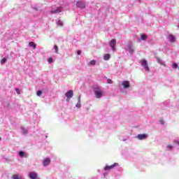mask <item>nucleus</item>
Returning a JSON list of instances; mask_svg holds the SVG:
<instances>
[{
	"instance_id": "obj_1",
	"label": "nucleus",
	"mask_w": 179,
	"mask_h": 179,
	"mask_svg": "<svg viewBox=\"0 0 179 179\" xmlns=\"http://www.w3.org/2000/svg\"><path fill=\"white\" fill-rule=\"evenodd\" d=\"M94 93L96 99H101V96H103V91H102L99 87L94 88Z\"/></svg>"
},
{
	"instance_id": "obj_2",
	"label": "nucleus",
	"mask_w": 179,
	"mask_h": 179,
	"mask_svg": "<svg viewBox=\"0 0 179 179\" xmlns=\"http://www.w3.org/2000/svg\"><path fill=\"white\" fill-rule=\"evenodd\" d=\"M140 63L141 64V66H143V68H144V70L145 71H150V68L148 67L146 59H143L141 62H140Z\"/></svg>"
},
{
	"instance_id": "obj_3",
	"label": "nucleus",
	"mask_w": 179,
	"mask_h": 179,
	"mask_svg": "<svg viewBox=\"0 0 179 179\" xmlns=\"http://www.w3.org/2000/svg\"><path fill=\"white\" fill-rule=\"evenodd\" d=\"M65 96L66 97V102L70 101L71 99L73 96V91L69 90L68 92H66Z\"/></svg>"
},
{
	"instance_id": "obj_4",
	"label": "nucleus",
	"mask_w": 179,
	"mask_h": 179,
	"mask_svg": "<svg viewBox=\"0 0 179 179\" xmlns=\"http://www.w3.org/2000/svg\"><path fill=\"white\" fill-rule=\"evenodd\" d=\"M76 6H77V7L78 8H80V9H85V2L84 1H78L77 3L76 4Z\"/></svg>"
},
{
	"instance_id": "obj_5",
	"label": "nucleus",
	"mask_w": 179,
	"mask_h": 179,
	"mask_svg": "<svg viewBox=\"0 0 179 179\" xmlns=\"http://www.w3.org/2000/svg\"><path fill=\"white\" fill-rule=\"evenodd\" d=\"M119 164L118 163H114V164L110 165V166H106V167L104 168L105 171H110L113 169L114 168H115L117 166H118Z\"/></svg>"
},
{
	"instance_id": "obj_6",
	"label": "nucleus",
	"mask_w": 179,
	"mask_h": 179,
	"mask_svg": "<svg viewBox=\"0 0 179 179\" xmlns=\"http://www.w3.org/2000/svg\"><path fill=\"white\" fill-rule=\"evenodd\" d=\"M109 45H110L112 50L115 51V47L116 46V40H110V42H109Z\"/></svg>"
},
{
	"instance_id": "obj_7",
	"label": "nucleus",
	"mask_w": 179,
	"mask_h": 179,
	"mask_svg": "<svg viewBox=\"0 0 179 179\" xmlns=\"http://www.w3.org/2000/svg\"><path fill=\"white\" fill-rule=\"evenodd\" d=\"M122 86H123L124 89H128L131 87V85H129V81L124 80L123 82H122Z\"/></svg>"
},
{
	"instance_id": "obj_8",
	"label": "nucleus",
	"mask_w": 179,
	"mask_h": 179,
	"mask_svg": "<svg viewBox=\"0 0 179 179\" xmlns=\"http://www.w3.org/2000/svg\"><path fill=\"white\" fill-rule=\"evenodd\" d=\"M38 175L35 172H29V179H37Z\"/></svg>"
},
{
	"instance_id": "obj_9",
	"label": "nucleus",
	"mask_w": 179,
	"mask_h": 179,
	"mask_svg": "<svg viewBox=\"0 0 179 179\" xmlns=\"http://www.w3.org/2000/svg\"><path fill=\"white\" fill-rule=\"evenodd\" d=\"M147 138H148V134H143L137 135V139L138 140H144V139H146Z\"/></svg>"
},
{
	"instance_id": "obj_10",
	"label": "nucleus",
	"mask_w": 179,
	"mask_h": 179,
	"mask_svg": "<svg viewBox=\"0 0 179 179\" xmlns=\"http://www.w3.org/2000/svg\"><path fill=\"white\" fill-rule=\"evenodd\" d=\"M62 7H59L55 10H51L50 13L51 14H57V13H62Z\"/></svg>"
},
{
	"instance_id": "obj_11",
	"label": "nucleus",
	"mask_w": 179,
	"mask_h": 179,
	"mask_svg": "<svg viewBox=\"0 0 179 179\" xmlns=\"http://www.w3.org/2000/svg\"><path fill=\"white\" fill-rule=\"evenodd\" d=\"M50 164V158H46L43 161V166H48Z\"/></svg>"
},
{
	"instance_id": "obj_12",
	"label": "nucleus",
	"mask_w": 179,
	"mask_h": 179,
	"mask_svg": "<svg viewBox=\"0 0 179 179\" xmlns=\"http://www.w3.org/2000/svg\"><path fill=\"white\" fill-rule=\"evenodd\" d=\"M168 39L170 41L171 43H174L176 38L174 37L173 35L170 34L169 36L168 37Z\"/></svg>"
},
{
	"instance_id": "obj_13",
	"label": "nucleus",
	"mask_w": 179,
	"mask_h": 179,
	"mask_svg": "<svg viewBox=\"0 0 179 179\" xmlns=\"http://www.w3.org/2000/svg\"><path fill=\"white\" fill-rule=\"evenodd\" d=\"M11 179H22V177L18 174H14L11 176Z\"/></svg>"
},
{
	"instance_id": "obj_14",
	"label": "nucleus",
	"mask_w": 179,
	"mask_h": 179,
	"mask_svg": "<svg viewBox=\"0 0 179 179\" xmlns=\"http://www.w3.org/2000/svg\"><path fill=\"white\" fill-rule=\"evenodd\" d=\"M19 155L20 157H27V154H25L24 151H20Z\"/></svg>"
},
{
	"instance_id": "obj_15",
	"label": "nucleus",
	"mask_w": 179,
	"mask_h": 179,
	"mask_svg": "<svg viewBox=\"0 0 179 179\" xmlns=\"http://www.w3.org/2000/svg\"><path fill=\"white\" fill-rule=\"evenodd\" d=\"M29 47H32L34 49H36V44L34 42L29 43Z\"/></svg>"
},
{
	"instance_id": "obj_16",
	"label": "nucleus",
	"mask_w": 179,
	"mask_h": 179,
	"mask_svg": "<svg viewBox=\"0 0 179 179\" xmlns=\"http://www.w3.org/2000/svg\"><path fill=\"white\" fill-rule=\"evenodd\" d=\"M110 58V55L108 54L105 55V56H103V60L105 61H108Z\"/></svg>"
},
{
	"instance_id": "obj_17",
	"label": "nucleus",
	"mask_w": 179,
	"mask_h": 179,
	"mask_svg": "<svg viewBox=\"0 0 179 179\" xmlns=\"http://www.w3.org/2000/svg\"><path fill=\"white\" fill-rule=\"evenodd\" d=\"M76 107L78 108H80V96H78V103L76 105Z\"/></svg>"
},
{
	"instance_id": "obj_18",
	"label": "nucleus",
	"mask_w": 179,
	"mask_h": 179,
	"mask_svg": "<svg viewBox=\"0 0 179 179\" xmlns=\"http://www.w3.org/2000/svg\"><path fill=\"white\" fill-rule=\"evenodd\" d=\"M141 40H142V41L147 40V38H148V36L145 35V34H142L141 35Z\"/></svg>"
},
{
	"instance_id": "obj_19",
	"label": "nucleus",
	"mask_w": 179,
	"mask_h": 179,
	"mask_svg": "<svg viewBox=\"0 0 179 179\" xmlns=\"http://www.w3.org/2000/svg\"><path fill=\"white\" fill-rule=\"evenodd\" d=\"M157 63H158V64H161V65H164V66H166V64L162 63V60L161 59L157 58Z\"/></svg>"
},
{
	"instance_id": "obj_20",
	"label": "nucleus",
	"mask_w": 179,
	"mask_h": 179,
	"mask_svg": "<svg viewBox=\"0 0 179 179\" xmlns=\"http://www.w3.org/2000/svg\"><path fill=\"white\" fill-rule=\"evenodd\" d=\"M57 24L59 27H62V26H64V23L62 22V21H61V20H59V21H57Z\"/></svg>"
},
{
	"instance_id": "obj_21",
	"label": "nucleus",
	"mask_w": 179,
	"mask_h": 179,
	"mask_svg": "<svg viewBox=\"0 0 179 179\" xmlns=\"http://www.w3.org/2000/svg\"><path fill=\"white\" fill-rule=\"evenodd\" d=\"M88 65H90V66H94V65H96V61L95 60H92V61L90 62V63H88Z\"/></svg>"
},
{
	"instance_id": "obj_22",
	"label": "nucleus",
	"mask_w": 179,
	"mask_h": 179,
	"mask_svg": "<svg viewBox=\"0 0 179 179\" xmlns=\"http://www.w3.org/2000/svg\"><path fill=\"white\" fill-rule=\"evenodd\" d=\"M54 49H55L56 54H58L59 48H58V46L57 45H54Z\"/></svg>"
},
{
	"instance_id": "obj_23",
	"label": "nucleus",
	"mask_w": 179,
	"mask_h": 179,
	"mask_svg": "<svg viewBox=\"0 0 179 179\" xmlns=\"http://www.w3.org/2000/svg\"><path fill=\"white\" fill-rule=\"evenodd\" d=\"M178 64H173L172 69H178Z\"/></svg>"
},
{
	"instance_id": "obj_24",
	"label": "nucleus",
	"mask_w": 179,
	"mask_h": 179,
	"mask_svg": "<svg viewBox=\"0 0 179 179\" xmlns=\"http://www.w3.org/2000/svg\"><path fill=\"white\" fill-rule=\"evenodd\" d=\"M159 122H160L161 124H165V122L164 121V120H163L162 117H161V118L159 119Z\"/></svg>"
},
{
	"instance_id": "obj_25",
	"label": "nucleus",
	"mask_w": 179,
	"mask_h": 179,
	"mask_svg": "<svg viewBox=\"0 0 179 179\" xmlns=\"http://www.w3.org/2000/svg\"><path fill=\"white\" fill-rule=\"evenodd\" d=\"M172 148H173V146L170 145H168L167 147H166L167 150H171Z\"/></svg>"
},
{
	"instance_id": "obj_26",
	"label": "nucleus",
	"mask_w": 179,
	"mask_h": 179,
	"mask_svg": "<svg viewBox=\"0 0 179 179\" xmlns=\"http://www.w3.org/2000/svg\"><path fill=\"white\" fill-rule=\"evenodd\" d=\"M48 62H49L50 64H52L53 62V59L52 57L48 59Z\"/></svg>"
},
{
	"instance_id": "obj_27",
	"label": "nucleus",
	"mask_w": 179,
	"mask_h": 179,
	"mask_svg": "<svg viewBox=\"0 0 179 179\" xmlns=\"http://www.w3.org/2000/svg\"><path fill=\"white\" fill-rule=\"evenodd\" d=\"M107 81H108V84H109V85L113 84V80L108 79Z\"/></svg>"
},
{
	"instance_id": "obj_28",
	"label": "nucleus",
	"mask_w": 179,
	"mask_h": 179,
	"mask_svg": "<svg viewBox=\"0 0 179 179\" xmlns=\"http://www.w3.org/2000/svg\"><path fill=\"white\" fill-rule=\"evenodd\" d=\"M6 61H7V59L6 58H3V59H1V63L4 64V63L6 62Z\"/></svg>"
},
{
	"instance_id": "obj_29",
	"label": "nucleus",
	"mask_w": 179,
	"mask_h": 179,
	"mask_svg": "<svg viewBox=\"0 0 179 179\" xmlns=\"http://www.w3.org/2000/svg\"><path fill=\"white\" fill-rule=\"evenodd\" d=\"M41 94H43V92H42L41 90H39V91H38V92H37V96H40L41 95Z\"/></svg>"
},
{
	"instance_id": "obj_30",
	"label": "nucleus",
	"mask_w": 179,
	"mask_h": 179,
	"mask_svg": "<svg viewBox=\"0 0 179 179\" xmlns=\"http://www.w3.org/2000/svg\"><path fill=\"white\" fill-rule=\"evenodd\" d=\"M15 91H16V92H17V94H20V90H19L18 88H16V89H15Z\"/></svg>"
},
{
	"instance_id": "obj_31",
	"label": "nucleus",
	"mask_w": 179,
	"mask_h": 179,
	"mask_svg": "<svg viewBox=\"0 0 179 179\" xmlns=\"http://www.w3.org/2000/svg\"><path fill=\"white\" fill-rule=\"evenodd\" d=\"M77 54L78 55H80V54H82V51L78 50Z\"/></svg>"
},
{
	"instance_id": "obj_32",
	"label": "nucleus",
	"mask_w": 179,
	"mask_h": 179,
	"mask_svg": "<svg viewBox=\"0 0 179 179\" xmlns=\"http://www.w3.org/2000/svg\"><path fill=\"white\" fill-rule=\"evenodd\" d=\"M24 134H27V130H24Z\"/></svg>"
},
{
	"instance_id": "obj_33",
	"label": "nucleus",
	"mask_w": 179,
	"mask_h": 179,
	"mask_svg": "<svg viewBox=\"0 0 179 179\" xmlns=\"http://www.w3.org/2000/svg\"><path fill=\"white\" fill-rule=\"evenodd\" d=\"M129 48H131V45H129Z\"/></svg>"
},
{
	"instance_id": "obj_34",
	"label": "nucleus",
	"mask_w": 179,
	"mask_h": 179,
	"mask_svg": "<svg viewBox=\"0 0 179 179\" xmlns=\"http://www.w3.org/2000/svg\"><path fill=\"white\" fill-rule=\"evenodd\" d=\"M178 145H179V141H178Z\"/></svg>"
},
{
	"instance_id": "obj_35",
	"label": "nucleus",
	"mask_w": 179,
	"mask_h": 179,
	"mask_svg": "<svg viewBox=\"0 0 179 179\" xmlns=\"http://www.w3.org/2000/svg\"><path fill=\"white\" fill-rule=\"evenodd\" d=\"M178 27H179V24H178Z\"/></svg>"
},
{
	"instance_id": "obj_36",
	"label": "nucleus",
	"mask_w": 179,
	"mask_h": 179,
	"mask_svg": "<svg viewBox=\"0 0 179 179\" xmlns=\"http://www.w3.org/2000/svg\"><path fill=\"white\" fill-rule=\"evenodd\" d=\"M178 70H179V66H178Z\"/></svg>"
}]
</instances>
